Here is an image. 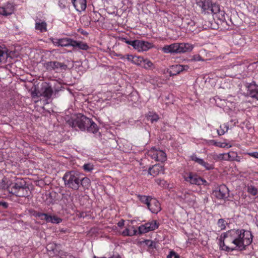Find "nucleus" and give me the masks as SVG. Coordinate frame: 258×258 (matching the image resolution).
<instances>
[{
  "label": "nucleus",
  "instance_id": "2f4dec72",
  "mask_svg": "<svg viewBox=\"0 0 258 258\" xmlns=\"http://www.w3.org/2000/svg\"><path fill=\"white\" fill-rule=\"evenodd\" d=\"M9 186V180L6 177H4L0 181V190L8 189Z\"/></svg>",
  "mask_w": 258,
  "mask_h": 258
},
{
  "label": "nucleus",
  "instance_id": "4468645a",
  "mask_svg": "<svg viewBox=\"0 0 258 258\" xmlns=\"http://www.w3.org/2000/svg\"><path fill=\"white\" fill-rule=\"evenodd\" d=\"M14 11V7L13 4L8 3L0 7V15L7 16L12 14Z\"/></svg>",
  "mask_w": 258,
  "mask_h": 258
},
{
  "label": "nucleus",
  "instance_id": "4d7b16f0",
  "mask_svg": "<svg viewBox=\"0 0 258 258\" xmlns=\"http://www.w3.org/2000/svg\"><path fill=\"white\" fill-rule=\"evenodd\" d=\"M93 258H109V257H105V256L99 257V256H97L94 255L93 256Z\"/></svg>",
  "mask_w": 258,
  "mask_h": 258
},
{
  "label": "nucleus",
  "instance_id": "7ed1b4c3",
  "mask_svg": "<svg viewBox=\"0 0 258 258\" xmlns=\"http://www.w3.org/2000/svg\"><path fill=\"white\" fill-rule=\"evenodd\" d=\"M196 3L205 13L210 11L212 13L216 14L220 11L219 6L213 3L212 0H197Z\"/></svg>",
  "mask_w": 258,
  "mask_h": 258
},
{
  "label": "nucleus",
  "instance_id": "1a4fd4ad",
  "mask_svg": "<svg viewBox=\"0 0 258 258\" xmlns=\"http://www.w3.org/2000/svg\"><path fill=\"white\" fill-rule=\"evenodd\" d=\"M246 88L247 95L258 100V86L255 84V82L247 84Z\"/></svg>",
  "mask_w": 258,
  "mask_h": 258
},
{
  "label": "nucleus",
  "instance_id": "f3484780",
  "mask_svg": "<svg viewBox=\"0 0 258 258\" xmlns=\"http://www.w3.org/2000/svg\"><path fill=\"white\" fill-rule=\"evenodd\" d=\"M77 11L81 12L86 8V0H71Z\"/></svg>",
  "mask_w": 258,
  "mask_h": 258
},
{
  "label": "nucleus",
  "instance_id": "a19ab883",
  "mask_svg": "<svg viewBox=\"0 0 258 258\" xmlns=\"http://www.w3.org/2000/svg\"><path fill=\"white\" fill-rule=\"evenodd\" d=\"M217 224L221 230H224L226 227L227 223L224 219H220L218 220Z\"/></svg>",
  "mask_w": 258,
  "mask_h": 258
},
{
  "label": "nucleus",
  "instance_id": "c03bdc74",
  "mask_svg": "<svg viewBox=\"0 0 258 258\" xmlns=\"http://www.w3.org/2000/svg\"><path fill=\"white\" fill-rule=\"evenodd\" d=\"M156 182L157 184L161 187H166L167 185V183L165 180L160 178L157 179L156 180Z\"/></svg>",
  "mask_w": 258,
  "mask_h": 258
},
{
  "label": "nucleus",
  "instance_id": "2eb2a0df",
  "mask_svg": "<svg viewBox=\"0 0 258 258\" xmlns=\"http://www.w3.org/2000/svg\"><path fill=\"white\" fill-rule=\"evenodd\" d=\"M190 159L191 160L203 166L206 170L213 169V166L212 164L206 162L203 159L198 157L196 154H192L190 156Z\"/></svg>",
  "mask_w": 258,
  "mask_h": 258
},
{
  "label": "nucleus",
  "instance_id": "7c9ffc66",
  "mask_svg": "<svg viewBox=\"0 0 258 258\" xmlns=\"http://www.w3.org/2000/svg\"><path fill=\"white\" fill-rule=\"evenodd\" d=\"M87 127H88L86 130L89 132L95 133L98 131V127L97 124L95 122L92 121L91 120H90V124H89Z\"/></svg>",
  "mask_w": 258,
  "mask_h": 258
},
{
  "label": "nucleus",
  "instance_id": "a18cd8bd",
  "mask_svg": "<svg viewBox=\"0 0 258 258\" xmlns=\"http://www.w3.org/2000/svg\"><path fill=\"white\" fill-rule=\"evenodd\" d=\"M67 3V0H58V6L61 9H63L66 8Z\"/></svg>",
  "mask_w": 258,
  "mask_h": 258
},
{
  "label": "nucleus",
  "instance_id": "a878e982",
  "mask_svg": "<svg viewBox=\"0 0 258 258\" xmlns=\"http://www.w3.org/2000/svg\"><path fill=\"white\" fill-rule=\"evenodd\" d=\"M43 92L42 96L46 98L47 99H49L52 96L53 90L51 87L48 85H46L42 88Z\"/></svg>",
  "mask_w": 258,
  "mask_h": 258
},
{
  "label": "nucleus",
  "instance_id": "aec40b11",
  "mask_svg": "<svg viewBox=\"0 0 258 258\" xmlns=\"http://www.w3.org/2000/svg\"><path fill=\"white\" fill-rule=\"evenodd\" d=\"M163 172V167L159 164L154 165L149 169V173L153 176H155Z\"/></svg>",
  "mask_w": 258,
  "mask_h": 258
},
{
  "label": "nucleus",
  "instance_id": "bb28decb",
  "mask_svg": "<svg viewBox=\"0 0 258 258\" xmlns=\"http://www.w3.org/2000/svg\"><path fill=\"white\" fill-rule=\"evenodd\" d=\"M132 228L133 229H131L130 226H126L125 229L122 232L121 234L124 236H133L136 235L137 231L133 227Z\"/></svg>",
  "mask_w": 258,
  "mask_h": 258
},
{
  "label": "nucleus",
  "instance_id": "864d4df0",
  "mask_svg": "<svg viewBox=\"0 0 258 258\" xmlns=\"http://www.w3.org/2000/svg\"><path fill=\"white\" fill-rule=\"evenodd\" d=\"M117 225H118V226H119L120 227H121L122 226H123L124 225V221L121 220V221H119L117 223Z\"/></svg>",
  "mask_w": 258,
  "mask_h": 258
},
{
  "label": "nucleus",
  "instance_id": "603ef678",
  "mask_svg": "<svg viewBox=\"0 0 258 258\" xmlns=\"http://www.w3.org/2000/svg\"><path fill=\"white\" fill-rule=\"evenodd\" d=\"M89 179L88 182L87 181H84L83 180H82L80 184H81L83 186H88L89 184Z\"/></svg>",
  "mask_w": 258,
  "mask_h": 258
},
{
  "label": "nucleus",
  "instance_id": "20e7f679",
  "mask_svg": "<svg viewBox=\"0 0 258 258\" xmlns=\"http://www.w3.org/2000/svg\"><path fill=\"white\" fill-rule=\"evenodd\" d=\"M126 43L131 45L134 49L139 52L145 51L152 48L153 45L147 41L135 40H127Z\"/></svg>",
  "mask_w": 258,
  "mask_h": 258
},
{
  "label": "nucleus",
  "instance_id": "ea45409f",
  "mask_svg": "<svg viewBox=\"0 0 258 258\" xmlns=\"http://www.w3.org/2000/svg\"><path fill=\"white\" fill-rule=\"evenodd\" d=\"M148 119L152 122H153L154 121H157L159 119V116L156 113L149 112L148 114Z\"/></svg>",
  "mask_w": 258,
  "mask_h": 258
},
{
  "label": "nucleus",
  "instance_id": "a211bd4d",
  "mask_svg": "<svg viewBox=\"0 0 258 258\" xmlns=\"http://www.w3.org/2000/svg\"><path fill=\"white\" fill-rule=\"evenodd\" d=\"M162 50L166 53H178V43H173L164 46Z\"/></svg>",
  "mask_w": 258,
  "mask_h": 258
},
{
  "label": "nucleus",
  "instance_id": "bf43d9fd",
  "mask_svg": "<svg viewBox=\"0 0 258 258\" xmlns=\"http://www.w3.org/2000/svg\"><path fill=\"white\" fill-rule=\"evenodd\" d=\"M81 33L83 34H87V33H85L83 31H82Z\"/></svg>",
  "mask_w": 258,
  "mask_h": 258
},
{
  "label": "nucleus",
  "instance_id": "c85d7f7f",
  "mask_svg": "<svg viewBox=\"0 0 258 258\" xmlns=\"http://www.w3.org/2000/svg\"><path fill=\"white\" fill-rule=\"evenodd\" d=\"M142 67L146 70H151L155 68V66L151 61L147 58H144Z\"/></svg>",
  "mask_w": 258,
  "mask_h": 258
},
{
  "label": "nucleus",
  "instance_id": "58836bf2",
  "mask_svg": "<svg viewBox=\"0 0 258 258\" xmlns=\"http://www.w3.org/2000/svg\"><path fill=\"white\" fill-rule=\"evenodd\" d=\"M36 216L40 218L41 220H44L48 222L50 215L42 213H38L36 214Z\"/></svg>",
  "mask_w": 258,
  "mask_h": 258
},
{
  "label": "nucleus",
  "instance_id": "6e6552de",
  "mask_svg": "<svg viewBox=\"0 0 258 258\" xmlns=\"http://www.w3.org/2000/svg\"><path fill=\"white\" fill-rule=\"evenodd\" d=\"M148 154L152 159L157 161L164 162L167 159L166 153L162 150H157L154 148H151Z\"/></svg>",
  "mask_w": 258,
  "mask_h": 258
},
{
  "label": "nucleus",
  "instance_id": "3c124183",
  "mask_svg": "<svg viewBox=\"0 0 258 258\" xmlns=\"http://www.w3.org/2000/svg\"><path fill=\"white\" fill-rule=\"evenodd\" d=\"M192 60L195 61H201L202 60V57L199 55H196L193 56Z\"/></svg>",
  "mask_w": 258,
  "mask_h": 258
},
{
  "label": "nucleus",
  "instance_id": "6e6d98bb",
  "mask_svg": "<svg viewBox=\"0 0 258 258\" xmlns=\"http://www.w3.org/2000/svg\"><path fill=\"white\" fill-rule=\"evenodd\" d=\"M117 56H118L119 57V58L121 59H125V55H122L121 54H118L117 55Z\"/></svg>",
  "mask_w": 258,
  "mask_h": 258
},
{
  "label": "nucleus",
  "instance_id": "72a5a7b5",
  "mask_svg": "<svg viewBox=\"0 0 258 258\" xmlns=\"http://www.w3.org/2000/svg\"><path fill=\"white\" fill-rule=\"evenodd\" d=\"M139 198L143 203L146 204L148 207L149 204V202L151 201L153 198L150 196H139Z\"/></svg>",
  "mask_w": 258,
  "mask_h": 258
},
{
  "label": "nucleus",
  "instance_id": "423d86ee",
  "mask_svg": "<svg viewBox=\"0 0 258 258\" xmlns=\"http://www.w3.org/2000/svg\"><path fill=\"white\" fill-rule=\"evenodd\" d=\"M159 227V223L156 220H152L142 224L138 227L139 233L145 234L157 229Z\"/></svg>",
  "mask_w": 258,
  "mask_h": 258
},
{
  "label": "nucleus",
  "instance_id": "37998d69",
  "mask_svg": "<svg viewBox=\"0 0 258 258\" xmlns=\"http://www.w3.org/2000/svg\"><path fill=\"white\" fill-rule=\"evenodd\" d=\"M83 167L84 170L87 172H90V171H92L94 168V166H93V164H92L91 163L85 164L83 165Z\"/></svg>",
  "mask_w": 258,
  "mask_h": 258
},
{
  "label": "nucleus",
  "instance_id": "79ce46f5",
  "mask_svg": "<svg viewBox=\"0 0 258 258\" xmlns=\"http://www.w3.org/2000/svg\"><path fill=\"white\" fill-rule=\"evenodd\" d=\"M225 156L227 157L228 160L233 161L237 157V153L235 152L231 151L227 153V155H225Z\"/></svg>",
  "mask_w": 258,
  "mask_h": 258
},
{
  "label": "nucleus",
  "instance_id": "f03ea898",
  "mask_svg": "<svg viewBox=\"0 0 258 258\" xmlns=\"http://www.w3.org/2000/svg\"><path fill=\"white\" fill-rule=\"evenodd\" d=\"M63 180L66 187L74 190L79 188L82 180L87 182L89 181L88 178L81 177L80 173L75 171L66 172L63 176Z\"/></svg>",
  "mask_w": 258,
  "mask_h": 258
},
{
  "label": "nucleus",
  "instance_id": "de8ad7c7",
  "mask_svg": "<svg viewBox=\"0 0 258 258\" xmlns=\"http://www.w3.org/2000/svg\"><path fill=\"white\" fill-rule=\"evenodd\" d=\"M225 155H227V153L219 154L217 156V158L220 160H228V158Z\"/></svg>",
  "mask_w": 258,
  "mask_h": 258
},
{
  "label": "nucleus",
  "instance_id": "0eeeda50",
  "mask_svg": "<svg viewBox=\"0 0 258 258\" xmlns=\"http://www.w3.org/2000/svg\"><path fill=\"white\" fill-rule=\"evenodd\" d=\"M91 119L86 116L79 114L73 122V126H77L81 130L85 131L88 127L89 124H90Z\"/></svg>",
  "mask_w": 258,
  "mask_h": 258
},
{
  "label": "nucleus",
  "instance_id": "dca6fc26",
  "mask_svg": "<svg viewBox=\"0 0 258 258\" xmlns=\"http://www.w3.org/2000/svg\"><path fill=\"white\" fill-rule=\"evenodd\" d=\"M215 196L219 199H224L227 197L228 195V188L225 185L219 186V189L215 191Z\"/></svg>",
  "mask_w": 258,
  "mask_h": 258
},
{
  "label": "nucleus",
  "instance_id": "13d9d810",
  "mask_svg": "<svg viewBox=\"0 0 258 258\" xmlns=\"http://www.w3.org/2000/svg\"><path fill=\"white\" fill-rule=\"evenodd\" d=\"M3 205L4 206L6 207L7 204L5 203H2L0 202V205Z\"/></svg>",
  "mask_w": 258,
  "mask_h": 258
},
{
  "label": "nucleus",
  "instance_id": "412c9836",
  "mask_svg": "<svg viewBox=\"0 0 258 258\" xmlns=\"http://www.w3.org/2000/svg\"><path fill=\"white\" fill-rule=\"evenodd\" d=\"M193 49L192 45L189 43H178V53H184L190 51Z\"/></svg>",
  "mask_w": 258,
  "mask_h": 258
},
{
  "label": "nucleus",
  "instance_id": "09e8293b",
  "mask_svg": "<svg viewBox=\"0 0 258 258\" xmlns=\"http://www.w3.org/2000/svg\"><path fill=\"white\" fill-rule=\"evenodd\" d=\"M135 55L132 54H126L125 55V59H126L128 61L133 62V60L134 58Z\"/></svg>",
  "mask_w": 258,
  "mask_h": 258
},
{
  "label": "nucleus",
  "instance_id": "9d476101",
  "mask_svg": "<svg viewBox=\"0 0 258 258\" xmlns=\"http://www.w3.org/2000/svg\"><path fill=\"white\" fill-rule=\"evenodd\" d=\"M184 178L186 181L189 182L191 184L200 185L203 181L201 178L191 173H186L184 175Z\"/></svg>",
  "mask_w": 258,
  "mask_h": 258
},
{
  "label": "nucleus",
  "instance_id": "f257e3e1",
  "mask_svg": "<svg viewBox=\"0 0 258 258\" xmlns=\"http://www.w3.org/2000/svg\"><path fill=\"white\" fill-rule=\"evenodd\" d=\"M219 240L220 248L222 250H242L251 244L252 235L251 232L247 230L233 229L222 234Z\"/></svg>",
  "mask_w": 258,
  "mask_h": 258
},
{
  "label": "nucleus",
  "instance_id": "9b49d317",
  "mask_svg": "<svg viewBox=\"0 0 258 258\" xmlns=\"http://www.w3.org/2000/svg\"><path fill=\"white\" fill-rule=\"evenodd\" d=\"M189 67L187 65L175 64L170 67V74L171 76H175L179 74L183 71H187Z\"/></svg>",
  "mask_w": 258,
  "mask_h": 258
},
{
  "label": "nucleus",
  "instance_id": "f704fd0d",
  "mask_svg": "<svg viewBox=\"0 0 258 258\" xmlns=\"http://www.w3.org/2000/svg\"><path fill=\"white\" fill-rule=\"evenodd\" d=\"M144 61V57L141 56L135 55L133 64L137 66H143V61Z\"/></svg>",
  "mask_w": 258,
  "mask_h": 258
},
{
  "label": "nucleus",
  "instance_id": "4be33fe9",
  "mask_svg": "<svg viewBox=\"0 0 258 258\" xmlns=\"http://www.w3.org/2000/svg\"><path fill=\"white\" fill-rule=\"evenodd\" d=\"M72 46L74 48H78L80 49L83 50H87L89 49V47L86 43L82 41H76L73 39Z\"/></svg>",
  "mask_w": 258,
  "mask_h": 258
},
{
  "label": "nucleus",
  "instance_id": "393cba45",
  "mask_svg": "<svg viewBox=\"0 0 258 258\" xmlns=\"http://www.w3.org/2000/svg\"><path fill=\"white\" fill-rule=\"evenodd\" d=\"M8 49L4 45H0V62L5 61L8 57Z\"/></svg>",
  "mask_w": 258,
  "mask_h": 258
},
{
  "label": "nucleus",
  "instance_id": "8fccbe9b",
  "mask_svg": "<svg viewBox=\"0 0 258 258\" xmlns=\"http://www.w3.org/2000/svg\"><path fill=\"white\" fill-rule=\"evenodd\" d=\"M246 154L254 158L258 159V152H257L247 153Z\"/></svg>",
  "mask_w": 258,
  "mask_h": 258
},
{
  "label": "nucleus",
  "instance_id": "4c0bfd02",
  "mask_svg": "<svg viewBox=\"0 0 258 258\" xmlns=\"http://www.w3.org/2000/svg\"><path fill=\"white\" fill-rule=\"evenodd\" d=\"M61 222V219L56 216H49V219L47 223H52L58 224Z\"/></svg>",
  "mask_w": 258,
  "mask_h": 258
},
{
  "label": "nucleus",
  "instance_id": "c9c22d12",
  "mask_svg": "<svg viewBox=\"0 0 258 258\" xmlns=\"http://www.w3.org/2000/svg\"><path fill=\"white\" fill-rule=\"evenodd\" d=\"M19 185L17 184H14L11 187L10 185L8 187L7 190L10 192L13 195H15L17 196V191L18 190V188H19Z\"/></svg>",
  "mask_w": 258,
  "mask_h": 258
},
{
  "label": "nucleus",
  "instance_id": "5fc2aeb1",
  "mask_svg": "<svg viewBox=\"0 0 258 258\" xmlns=\"http://www.w3.org/2000/svg\"><path fill=\"white\" fill-rule=\"evenodd\" d=\"M109 258H122L120 255L118 254H113L112 256L109 257Z\"/></svg>",
  "mask_w": 258,
  "mask_h": 258
},
{
  "label": "nucleus",
  "instance_id": "473e14b6",
  "mask_svg": "<svg viewBox=\"0 0 258 258\" xmlns=\"http://www.w3.org/2000/svg\"><path fill=\"white\" fill-rule=\"evenodd\" d=\"M228 130V125L226 123L224 124L223 125H220L219 130H217V133L219 136H221L224 135L226 132H227Z\"/></svg>",
  "mask_w": 258,
  "mask_h": 258
},
{
  "label": "nucleus",
  "instance_id": "f8f14e48",
  "mask_svg": "<svg viewBox=\"0 0 258 258\" xmlns=\"http://www.w3.org/2000/svg\"><path fill=\"white\" fill-rule=\"evenodd\" d=\"M148 208L152 213L154 214H157L161 210L160 204L154 198H152L151 201L149 202Z\"/></svg>",
  "mask_w": 258,
  "mask_h": 258
},
{
  "label": "nucleus",
  "instance_id": "5701e85b",
  "mask_svg": "<svg viewBox=\"0 0 258 258\" xmlns=\"http://www.w3.org/2000/svg\"><path fill=\"white\" fill-rule=\"evenodd\" d=\"M183 24L189 31L194 32L196 31V23L191 19H185L183 20Z\"/></svg>",
  "mask_w": 258,
  "mask_h": 258
},
{
  "label": "nucleus",
  "instance_id": "ddd939ff",
  "mask_svg": "<svg viewBox=\"0 0 258 258\" xmlns=\"http://www.w3.org/2000/svg\"><path fill=\"white\" fill-rule=\"evenodd\" d=\"M73 39L64 38L61 39H53L52 42L55 46H72Z\"/></svg>",
  "mask_w": 258,
  "mask_h": 258
},
{
  "label": "nucleus",
  "instance_id": "39448f33",
  "mask_svg": "<svg viewBox=\"0 0 258 258\" xmlns=\"http://www.w3.org/2000/svg\"><path fill=\"white\" fill-rule=\"evenodd\" d=\"M44 67L49 71H54L56 73L61 72L67 69V66L63 63L57 61H50L44 63Z\"/></svg>",
  "mask_w": 258,
  "mask_h": 258
},
{
  "label": "nucleus",
  "instance_id": "6ab92c4d",
  "mask_svg": "<svg viewBox=\"0 0 258 258\" xmlns=\"http://www.w3.org/2000/svg\"><path fill=\"white\" fill-rule=\"evenodd\" d=\"M180 201L189 206H193L195 202V197L191 194H186L181 197Z\"/></svg>",
  "mask_w": 258,
  "mask_h": 258
},
{
  "label": "nucleus",
  "instance_id": "49530a36",
  "mask_svg": "<svg viewBox=\"0 0 258 258\" xmlns=\"http://www.w3.org/2000/svg\"><path fill=\"white\" fill-rule=\"evenodd\" d=\"M167 258H180L178 254L174 251H170Z\"/></svg>",
  "mask_w": 258,
  "mask_h": 258
},
{
  "label": "nucleus",
  "instance_id": "b1692460",
  "mask_svg": "<svg viewBox=\"0 0 258 258\" xmlns=\"http://www.w3.org/2000/svg\"><path fill=\"white\" fill-rule=\"evenodd\" d=\"M47 25L45 21L38 20L35 23V28L40 32H46L47 30Z\"/></svg>",
  "mask_w": 258,
  "mask_h": 258
},
{
  "label": "nucleus",
  "instance_id": "cd10ccee",
  "mask_svg": "<svg viewBox=\"0 0 258 258\" xmlns=\"http://www.w3.org/2000/svg\"><path fill=\"white\" fill-rule=\"evenodd\" d=\"M210 142L211 144H213L215 146L220 148L228 149L232 147V145L231 144L226 142H217L214 140H211Z\"/></svg>",
  "mask_w": 258,
  "mask_h": 258
},
{
  "label": "nucleus",
  "instance_id": "e433bc0d",
  "mask_svg": "<svg viewBox=\"0 0 258 258\" xmlns=\"http://www.w3.org/2000/svg\"><path fill=\"white\" fill-rule=\"evenodd\" d=\"M247 191L252 196H255L257 194V188L252 185H248Z\"/></svg>",
  "mask_w": 258,
  "mask_h": 258
},
{
  "label": "nucleus",
  "instance_id": "c756f323",
  "mask_svg": "<svg viewBox=\"0 0 258 258\" xmlns=\"http://www.w3.org/2000/svg\"><path fill=\"white\" fill-rule=\"evenodd\" d=\"M28 190L27 188L20 186L17 191V196L20 197L27 196L28 194Z\"/></svg>",
  "mask_w": 258,
  "mask_h": 258
}]
</instances>
